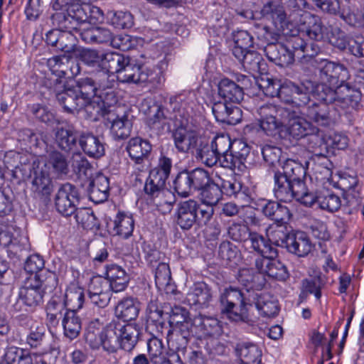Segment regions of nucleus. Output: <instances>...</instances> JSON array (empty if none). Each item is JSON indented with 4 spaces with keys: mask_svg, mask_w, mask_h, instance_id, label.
<instances>
[{
    "mask_svg": "<svg viewBox=\"0 0 364 364\" xmlns=\"http://www.w3.org/2000/svg\"><path fill=\"white\" fill-rule=\"evenodd\" d=\"M259 116L257 130L276 139L288 133L294 139L309 136V141H322V132L304 117L297 115L290 108L274 104H264L257 109Z\"/></svg>",
    "mask_w": 364,
    "mask_h": 364,
    "instance_id": "1",
    "label": "nucleus"
},
{
    "mask_svg": "<svg viewBox=\"0 0 364 364\" xmlns=\"http://www.w3.org/2000/svg\"><path fill=\"white\" fill-rule=\"evenodd\" d=\"M141 334V328L135 323L112 321L101 333L100 343L105 350L115 353L120 358L118 347L127 352L132 351L137 344Z\"/></svg>",
    "mask_w": 364,
    "mask_h": 364,
    "instance_id": "2",
    "label": "nucleus"
},
{
    "mask_svg": "<svg viewBox=\"0 0 364 364\" xmlns=\"http://www.w3.org/2000/svg\"><path fill=\"white\" fill-rule=\"evenodd\" d=\"M43 277L42 274H35L26 279L19 289L16 301L13 304L16 311H23V306L35 308L43 304L46 290L56 285V278L53 273L48 272V276Z\"/></svg>",
    "mask_w": 364,
    "mask_h": 364,
    "instance_id": "3",
    "label": "nucleus"
},
{
    "mask_svg": "<svg viewBox=\"0 0 364 364\" xmlns=\"http://www.w3.org/2000/svg\"><path fill=\"white\" fill-rule=\"evenodd\" d=\"M251 294L248 289L245 292L232 287L225 289L219 298L221 314L233 322H247L249 306H252Z\"/></svg>",
    "mask_w": 364,
    "mask_h": 364,
    "instance_id": "4",
    "label": "nucleus"
},
{
    "mask_svg": "<svg viewBox=\"0 0 364 364\" xmlns=\"http://www.w3.org/2000/svg\"><path fill=\"white\" fill-rule=\"evenodd\" d=\"M254 28L257 38L267 43L264 51L270 61L280 67H287L294 63V53L289 50L286 44L277 43L279 38L277 32L257 23L254 24Z\"/></svg>",
    "mask_w": 364,
    "mask_h": 364,
    "instance_id": "5",
    "label": "nucleus"
},
{
    "mask_svg": "<svg viewBox=\"0 0 364 364\" xmlns=\"http://www.w3.org/2000/svg\"><path fill=\"white\" fill-rule=\"evenodd\" d=\"M51 6L55 11L50 16L52 23L60 28H76L87 18L80 0H53Z\"/></svg>",
    "mask_w": 364,
    "mask_h": 364,
    "instance_id": "6",
    "label": "nucleus"
},
{
    "mask_svg": "<svg viewBox=\"0 0 364 364\" xmlns=\"http://www.w3.org/2000/svg\"><path fill=\"white\" fill-rule=\"evenodd\" d=\"M214 213L213 208L202 206L194 200L181 202L176 211V223L183 230H188L194 225H205Z\"/></svg>",
    "mask_w": 364,
    "mask_h": 364,
    "instance_id": "7",
    "label": "nucleus"
},
{
    "mask_svg": "<svg viewBox=\"0 0 364 364\" xmlns=\"http://www.w3.org/2000/svg\"><path fill=\"white\" fill-rule=\"evenodd\" d=\"M166 180L151 171L146 179L144 192L157 207L166 205L170 208L175 201L173 193L166 187Z\"/></svg>",
    "mask_w": 364,
    "mask_h": 364,
    "instance_id": "8",
    "label": "nucleus"
},
{
    "mask_svg": "<svg viewBox=\"0 0 364 364\" xmlns=\"http://www.w3.org/2000/svg\"><path fill=\"white\" fill-rule=\"evenodd\" d=\"M273 193L280 201L287 203L295 198L303 203L307 188L305 185L293 184V182L282 176L280 171H277L274 174Z\"/></svg>",
    "mask_w": 364,
    "mask_h": 364,
    "instance_id": "9",
    "label": "nucleus"
},
{
    "mask_svg": "<svg viewBox=\"0 0 364 364\" xmlns=\"http://www.w3.org/2000/svg\"><path fill=\"white\" fill-rule=\"evenodd\" d=\"M259 14L262 17L272 21L277 31L283 35H293L296 32V26L291 22L292 14L287 16L282 6L269 1L263 6Z\"/></svg>",
    "mask_w": 364,
    "mask_h": 364,
    "instance_id": "10",
    "label": "nucleus"
},
{
    "mask_svg": "<svg viewBox=\"0 0 364 364\" xmlns=\"http://www.w3.org/2000/svg\"><path fill=\"white\" fill-rule=\"evenodd\" d=\"M79 194L76 187L69 183L60 186L55 197V208L59 213L68 217L76 211Z\"/></svg>",
    "mask_w": 364,
    "mask_h": 364,
    "instance_id": "11",
    "label": "nucleus"
},
{
    "mask_svg": "<svg viewBox=\"0 0 364 364\" xmlns=\"http://www.w3.org/2000/svg\"><path fill=\"white\" fill-rule=\"evenodd\" d=\"M317 203L321 209L329 212L337 211L341 205V198L328 189H320L316 191H309L307 189L306 196L304 198L303 204L311 207Z\"/></svg>",
    "mask_w": 364,
    "mask_h": 364,
    "instance_id": "12",
    "label": "nucleus"
},
{
    "mask_svg": "<svg viewBox=\"0 0 364 364\" xmlns=\"http://www.w3.org/2000/svg\"><path fill=\"white\" fill-rule=\"evenodd\" d=\"M112 288L100 276L91 278L87 286V295L91 303L99 308L106 307L112 297Z\"/></svg>",
    "mask_w": 364,
    "mask_h": 364,
    "instance_id": "13",
    "label": "nucleus"
},
{
    "mask_svg": "<svg viewBox=\"0 0 364 364\" xmlns=\"http://www.w3.org/2000/svg\"><path fill=\"white\" fill-rule=\"evenodd\" d=\"M151 71L136 60L127 56L124 65L119 72L117 79L122 82L139 83L149 80Z\"/></svg>",
    "mask_w": 364,
    "mask_h": 364,
    "instance_id": "14",
    "label": "nucleus"
},
{
    "mask_svg": "<svg viewBox=\"0 0 364 364\" xmlns=\"http://www.w3.org/2000/svg\"><path fill=\"white\" fill-rule=\"evenodd\" d=\"M298 30L309 38L315 41L323 40L327 28L318 16L303 12L298 22Z\"/></svg>",
    "mask_w": 364,
    "mask_h": 364,
    "instance_id": "15",
    "label": "nucleus"
},
{
    "mask_svg": "<svg viewBox=\"0 0 364 364\" xmlns=\"http://www.w3.org/2000/svg\"><path fill=\"white\" fill-rule=\"evenodd\" d=\"M250 147L242 141H235L228 154L225 155L220 161L221 166L232 170L237 169L243 171L246 168V163Z\"/></svg>",
    "mask_w": 364,
    "mask_h": 364,
    "instance_id": "16",
    "label": "nucleus"
},
{
    "mask_svg": "<svg viewBox=\"0 0 364 364\" xmlns=\"http://www.w3.org/2000/svg\"><path fill=\"white\" fill-rule=\"evenodd\" d=\"M288 94L284 98L286 103H291L302 110L307 107L310 102V94L314 92V84L311 80H305L297 85L294 82H287Z\"/></svg>",
    "mask_w": 364,
    "mask_h": 364,
    "instance_id": "17",
    "label": "nucleus"
},
{
    "mask_svg": "<svg viewBox=\"0 0 364 364\" xmlns=\"http://www.w3.org/2000/svg\"><path fill=\"white\" fill-rule=\"evenodd\" d=\"M172 137L175 148L178 152L183 154L196 150L200 142L197 132L183 125L173 131Z\"/></svg>",
    "mask_w": 364,
    "mask_h": 364,
    "instance_id": "18",
    "label": "nucleus"
},
{
    "mask_svg": "<svg viewBox=\"0 0 364 364\" xmlns=\"http://www.w3.org/2000/svg\"><path fill=\"white\" fill-rule=\"evenodd\" d=\"M33 179L32 181V191L36 197L43 201H46L51 192L53 186L48 171L40 166L39 163L36 164L34 161L32 166Z\"/></svg>",
    "mask_w": 364,
    "mask_h": 364,
    "instance_id": "19",
    "label": "nucleus"
},
{
    "mask_svg": "<svg viewBox=\"0 0 364 364\" xmlns=\"http://www.w3.org/2000/svg\"><path fill=\"white\" fill-rule=\"evenodd\" d=\"M349 77V72L343 64L331 61H324L319 71L320 80L333 87L345 84Z\"/></svg>",
    "mask_w": 364,
    "mask_h": 364,
    "instance_id": "20",
    "label": "nucleus"
},
{
    "mask_svg": "<svg viewBox=\"0 0 364 364\" xmlns=\"http://www.w3.org/2000/svg\"><path fill=\"white\" fill-rule=\"evenodd\" d=\"M117 102L115 93L109 92H107L105 96L104 93L100 94L96 100H91L90 102L83 107L85 111L89 114V117L93 120H97L100 116L103 117L105 119L111 112V105Z\"/></svg>",
    "mask_w": 364,
    "mask_h": 364,
    "instance_id": "21",
    "label": "nucleus"
},
{
    "mask_svg": "<svg viewBox=\"0 0 364 364\" xmlns=\"http://www.w3.org/2000/svg\"><path fill=\"white\" fill-rule=\"evenodd\" d=\"M194 334L198 338L220 336L223 333L221 322L211 316L202 314L193 318Z\"/></svg>",
    "mask_w": 364,
    "mask_h": 364,
    "instance_id": "22",
    "label": "nucleus"
},
{
    "mask_svg": "<svg viewBox=\"0 0 364 364\" xmlns=\"http://www.w3.org/2000/svg\"><path fill=\"white\" fill-rule=\"evenodd\" d=\"M107 227L110 235L127 239L132 235L134 220L130 214L118 212L114 219L107 223Z\"/></svg>",
    "mask_w": 364,
    "mask_h": 364,
    "instance_id": "23",
    "label": "nucleus"
},
{
    "mask_svg": "<svg viewBox=\"0 0 364 364\" xmlns=\"http://www.w3.org/2000/svg\"><path fill=\"white\" fill-rule=\"evenodd\" d=\"M332 111L326 104L313 103L301 111V114L316 123L318 126L328 127L335 122Z\"/></svg>",
    "mask_w": 364,
    "mask_h": 364,
    "instance_id": "24",
    "label": "nucleus"
},
{
    "mask_svg": "<svg viewBox=\"0 0 364 364\" xmlns=\"http://www.w3.org/2000/svg\"><path fill=\"white\" fill-rule=\"evenodd\" d=\"M260 206L262 214L275 223H287L291 217L289 209L277 201L263 199Z\"/></svg>",
    "mask_w": 364,
    "mask_h": 364,
    "instance_id": "25",
    "label": "nucleus"
},
{
    "mask_svg": "<svg viewBox=\"0 0 364 364\" xmlns=\"http://www.w3.org/2000/svg\"><path fill=\"white\" fill-rule=\"evenodd\" d=\"M255 267L260 274H267L269 277L286 280L289 277L287 267L279 260L266 258H257L255 260Z\"/></svg>",
    "mask_w": 364,
    "mask_h": 364,
    "instance_id": "26",
    "label": "nucleus"
},
{
    "mask_svg": "<svg viewBox=\"0 0 364 364\" xmlns=\"http://www.w3.org/2000/svg\"><path fill=\"white\" fill-rule=\"evenodd\" d=\"M105 280L114 292H120L127 287L129 276L125 270L116 264H107L105 267Z\"/></svg>",
    "mask_w": 364,
    "mask_h": 364,
    "instance_id": "27",
    "label": "nucleus"
},
{
    "mask_svg": "<svg viewBox=\"0 0 364 364\" xmlns=\"http://www.w3.org/2000/svg\"><path fill=\"white\" fill-rule=\"evenodd\" d=\"M212 298L210 287L205 282H197L190 288L186 299L190 305L203 308L208 306Z\"/></svg>",
    "mask_w": 364,
    "mask_h": 364,
    "instance_id": "28",
    "label": "nucleus"
},
{
    "mask_svg": "<svg viewBox=\"0 0 364 364\" xmlns=\"http://www.w3.org/2000/svg\"><path fill=\"white\" fill-rule=\"evenodd\" d=\"M79 144L90 157L99 159L105 155V143L91 132H82L79 136Z\"/></svg>",
    "mask_w": 364,
    "mask_h": 364,
    "instance_id": "29",
    "label": "nucleus"
},
{
    "mask_svg": "<svg viewBox=\"0 0 364 364\" xmlns=\"http://www.w3.org/2000/svg\"><path fill=\"white\" fill-rule=\"evenodd\" d=\"M106 120L111 123L110 132L114 139H124L130 136L132 124L127 115L119 117L112 109Z\"/></svg>",
    "mask_w": 364,
    "mask_h": 364,
    "instance_id": "30",
    "label": "nucleus"
},
{
    "mask_svg": "<svg viewBox=\"0 0 364 364\" xmlns=\"http://www.w3.org/2000/svg\"><path fill=\"white\" fill-rule=\"evenodd\" d=\"M87 191L89 198L92 202L100 203L105 201L109 196V178L102 173H98L90 181Z\"/></svg>",
    "mask_w": 364,
    "mask_h": 364,
    "instance_id": "31",
    "label": "nucleus"
},
{
    "mask_svg": "<svg viewBox=\"0 0 364 364\" xmlns=\"http://www.w3.org/2000/svg\"><path fill=\"white\" fill-rule=\"evenodd\" d=\"M218 93L225 102L240 103L244 97V91L235 81L225 77L218 84Z\"/></svg>",
    "mask_w": 364,
    "mask_h": 364,
    "instance_id": "32",
    "label": "nucleus"
},
{
    "mask_svg": "<svg viewBox=\"0 0 364 364\" xmlns=\"http://www.w3.org/2000/svg\"><path fill=\"white\" fill-rule=\"evenodd\" d=\"M314 245L304 232H291L289 239L287 250L299 257H305L312 250Z\"/></svg>",
    "mask_w": 364,
    "mask_h": 364,
    "instance_id": "33",
    "label": "nucleus"
},
{
    "mask_svg": "<svg viewBox=\"0 0 364 364\" xmlns=\"http://www.w3.org/2000/svg\"><path fill=\"white\" fill-rule=\"evenodd\" d=\"M56 100L68 113H75L82 109L86 105L73 86H68L65 91L58 94Z\"/></svg>",
    "mask_w": 364,
    "mask_h": 364,
    "instance_id": "34",
    "label": "nucleus"
},
{
    "mask_svg": "<svg viewBox=\"0 0 364 364\" xmlns=\"http://www.w3.org/2000/svg\"><path fill=\"white\" fill-rule=\"evenodd\" d=\"M67 310L70 309H67L66 300L64 297L60 294H55L46 305V320L48 323L53 326H56L60 318L63 319L64 313Z\"/></svg>",
    "mask_w": 364,
    "mask_h": 364,
    "instance_id": "35",
    "label": "nucleus"
},
{
    "mask_svg": "<svg viewBox=\"0 0 364 364\" xmlns=\"http://www.w3.org/2000/svg\"><path fill=\"white\" fill-rule=\"evenodd\" d=\"M361 100V93L359 90L352 87L348 83L340 85L337 87V95L335 105L346 108L356 107Z\"/></svg>",
    "mask_w": 364,
    "mask_h": 364,
    "instance_id": "36",
    "label": "nucleus"
},
{
    "mask_svg": "<svg viewBox=\"0 0 364 364\" xmlns=\"http://www.w3.org/2000/svg\"><path fill=\"white\" fill-rule=\"evenodd\" d=\"M252 304L255 303L261 315L273 317L279 313L278 301L269 294H252Z\"/></svg>",
    "mask_w": 364,
    "mask_h": 364,
    "instance_id": "37",
    "label": "nucleus"
},
{
    "mask_svg": "<svg viewBox=\"0 0 364 364\" xmlns=\"http://www.w3.org/2000/svg\"><path fill=\"white\" fill-rule=\"evenodd\" d=\"M126 149L132 160L141 165L150 154L151 145L146 140L135 137L129 141Z\"/></svg>",
    "mask_w": 364,
    "mask_h": 364,
    "instance_id": "38",
    "label": "nucleus"
},
{
    "mask_svg": "<svg viewBox=\"0 0 364 364\" xmlns=\"http://www.w3.org/2000/svg\"><path fill=\"white\" fill-rule=\"evenodd\" d=\"M47 63L50 68H54L55 66L66 67V69L58 70V73L64 78L75 76L80 73L79 63L76 60L69 58L66 55L53 56L48 60Z\"/></svg>",
    "mask_w": 364,
    "mask_h": 364,
    "instance_id": "39",
    "label": "nucleus"
},
{
    "mask_svg": "<svg viewBox=\"0 0 364 364\" xmlns=\"http://www.w3.org/2000/svg\"><path fill=\"white\" fill-rule=\"evenodd\" d=\"M139 311V302L133 297H126L118 302L114 313L117 318L129 321L136 319Z\"/></svg>",
    "mask_w": 364,
    "mask_h": 364,
    "instance_id": "40",
    "label": "nucleus"
},
{
    "mask_svg": "<svg viewBox=\"0 0 364 364\" xmlns=\"http://www.w3.org/2000/svg\"><path fill=\"white\" fill-rule=\"evenodd\" d=\"M237 355L243 364H260L262 360V350L256 344L242 343L235 347Z\"/></svg>",
    "mask_w": 364,
    "mask_h": 364,
    "instance_id": "41",
    "label": "nucleus"
},
{
    "mask_svg": "<svg viewBox=\"0 0 364 364\" xmlns=\"http://www.w3.org/2000/svg\"><path fill=\"white\" fill-rule=\"evenodd\" d=\"M64 336L70 340L76 338L82 329V321L75 309L67 310L62 319Z\"/></svg>",
    "mask_w": 364,
    "mask_h": 364,
    "instance_id": "42",
    "label": "nucleus"
},
{
    "mask_svg": "<svg viewBox=\"0 0 364 364\" xmlns=\"http://www.w3.org/2000/svg\"><path fill=\"white\" fill-rule=\"evenodd\" d=\"M282 176L288 178L293 184L305 185L303 179L306 175V171L304 166L295 160L288 159L282 166L280 171Z\"/></svg>",
    "mask_w": 364,
    "mask_h": 364,
    "instance_id": "43",
    "label": "nucleus"
},
{
    "mask_svg": "<svg viewBox=\"0 0 364 364\" xmlns=\"http://www.w3.org/2000/svg\"><path fill=\"white\" fill-rule=\"evenodd\" d=\"M42 167L51 169L57 175H66L68 173V161L61 152L53 150L48 153L46 163Z\"/></svg>",
    "mask_w": 364,
    "mask_h": 364,
    "instance_id": "44",
    "label": "nucleus"
},
{
    "mask_svg": "<svg viewBox=\"0 0 364 364\" xmlns=\"http://www.w3.org/2000/svg\"><path fill=\"white\" fill-rule=\"evenodd\" d=\"M286 223H276L275 226H270L267 230L269 240L275 245L287 248L291 232H289Z\"/></svg>",
    "mask_w": 364,
    "mask_h": 364,
    "instance_id": "45",
    "label": "nucleus"
},
{
    "mask_svg": "<svg viewBox=\"0 0 364 364\" xmlns=\"http://www.w3.org/2000/svg\"><path fill=\"white\" fill-rule=\"evenodd\" d=\"M242 64L245 70L252 75L262 73L266 68V63L262 55L250 50L246 52V56Z\"/></svg>",
    "mask_w": 364,
    "mask_h": 364,
    "instance_id": "46",
    "label": "nucleus"
},
{
    "mask_svg": "<svg viewBox=\"0 0 364 364\" xmlns=\"http://www.w3.org/2000/svg\"><path fill=\"white\" fill-rule=\"evenodd\" d=\"M77 92L81 97L86 105L95 97H99V91L94 85L92 77L80 79L75 85H73Z\"/></svg>",
    "mask_w": 364,
    "mask_h": 364,
    "instance_id": "47",
    "label": "nucleus"
},
{
    "mask_svg": "<svg viewBox=\"0 0 364 364\" xmlns=\"http://www.w3.org/2000/svg\"><path fill=\"white\" fill-rule=\"evenodd\" d=\"M127 58V56L115 52L105 53L103 55L101 68L111 74H116L117 77Z\"/></svg>",
    "mask_w": 364,
    "mask_h": 364,
    "instance_id": "48",
    "label": "nucleus"
},
{
    "mask_svg": "<svg viewBox=\"0 0 364 364\" xmlns=\"http://www.w3.org/2000/svg\"><path fill=\"white\" fill-rule=\"evenodd\" d=\"M43 86L48 90L50 96H54L55 98L68 87L65 85V78L59 73L54 72H51L45 77Z\"/></svg>",
    "mask_w": 364,
    "mask_h": 364,
    "instance_id": "49",
    "label": "nucleus"
},
{
    "mask_svg": "<svg viewBox=\"0 0 364 364\" xmlns=\"http://www.w3.org/2000/svg\"><path fill=\"white\" fill-rule=\"evenodd\" d=\"M259 86L266 95L272 97H278L283 101H284V98L288 94L287 83L281 85L279 82L270 78L262 79Z\"/></svg>",
    "mask_w": 364,
    "mask_h": 364,
    "instance_id": "50",
    "label": "nucleus"
},
{
    "mask_svg": "<svg viewBox=\"0 0 364 364\" xmlns=\"http://www.w3.org/2000/svg\"><path fill=\"white\" fill-rule=\"evenodd\" d=\"M222 191L219 184L211 181L208 185L204 187L200 193L202 202L205 206L213 208L215 205L222 198Z\"/></svg>",
    "mask_w": 364,
    "mask_h": 364,
    "instance_id": "51",
    "label": "nucleus"
},
{
    "mask_svg": "<svg viewBox=\"0 0 364 364\" xmlns=\"http://www.w3.org/2000/svg\"><path fill=\"white\" fill-rule=\"evenodd\" d=\"M196 157L207 166L212 167L216 164L218 161H221L220 156L215 151L211 144L200 141L196 150Z\"/></svg>",
    "mask_w": 364,
    "mask_h": 364,
    "instance_id": "52",
    "label": "nucleus"
},
{
    "mask_svg": "<svg viewBox=\"0 0 364 364\" xmlns=\"http://www.w3.org/2000/svg\"><path fill=\"white\" fill-rule=\"evenodd\" d=\"M46 330L42 325L31 326L26 336L25 342L31 348H41L46 340Z\"/></svg>",
    "mask_w": 364,
    "mask_h": 364,
    "instance_id": "53",
    "label": "nucleus"
},
{
    "mask_svg": "<svg viewBox=\"0 0 364 364\" xmlns=\"http://www.w3.org/2000/svg\"><path fill=\"white\" fill-rule=\"evenodd\" d=\"M75 218L78 224H80L84 229L98 230L100 223L95 215L93 211L89 208L76 209Z\"/></svg>",
    "mask_w": 364,
    "mask_h": 364,
    "instance_id": "54",
    "label": "nucleus"
},
{
    "mask_svg": "<svg viewBox=\"0 0 364 364\" xmlns=\"http://www.w3.org/2000/svg\"><path fill=\"white\" fill-rule=\"evenodd\" d=\"M55 139L59 148L69 152L76 146L77 137L71 130L62 127L57 130Z\"/></svg>",
    "mask_w": 364,
    "mask_h": 364,
    "instance_id": "55",
    "label": "nucleus"
},
{
    "mask_svg": "<svg viewBox=\"0 0 364 364\" xmlns=\"http://www.w3.org/2000/svg\"><path fill=\"white\" fill-rule=\"evenodd\" d=\"M330 85L328 82L321 81L320 83L314 85V93L317 98L323 101L322 104H335L337 95V87Z\"/></svg>",
    "mask_w": 364,
    "mask_h": 364,
    "instance_id": "56",
    "label": "nucleus"
},
{
    "mask_svg": "<svg viewBox=\"0 0 364 364\" xmlns=\"http://www.w3.org/2000/svg\"><path fill=\"white\" fill-rule=\"evenodd\" d=\"M326 284L325 277L321 274L314 277L306 278L302 281V289L304 293L314 294L317 299L321 296V289Z\"/></svg>",
    "mask_w": 364,
    "mask_h": 364,
    "instance_id": "57",
    "label": "nucleus"
},
{
    "mask_svg": "<svg viewBox=\"0 0 364 364\" xmlns=\"http://www.w3.org/2000/svg\"><path fill=\"white\" fill-rule=\"evenodd\" d=\"M29 110L36 120L52 126L58 123L55 114L46 105L41 104H33L29 107Z\"/></svg>",
    "mask_w": 364,
    "mask_h": 364,
    "instance_id": "58",
    "label": "nucleus"
},
{
    "mask_svg": "<svg viewBox=\"0 0 364 364\" xmlns=\"http://www.w3.org/2000/svg\"><path fill=\"white\" fill-rule=\"evenodd\" d=\"M73 32L74 29H63L56 49L65 53H70L75 51L77 37L76 33Z\"/></svg>",
    "mask_w": 364,
    "mask_h": 364,
    "instance_id": "59",
    "label": "nucleus"
},
{
    "mask_svg": "<svg viewBox=\"0 0 364 364\" xmlns=\"http://www.w3.org/2000/svg\"><path fill=\"white\" fill-rule=\"evenodd\" d=\"M107 18L112 26L119 29L129 28L134 24L133 16L129 12L110 11L107 12Z\"/></svg>",
    "mask_w": 364,
    "mask_h": 364,
    "instance_id": "60",
    "label": "nucleus"
},
{
    "mask_svg": "<svg viewBox=\"0 0 364 364\" xmlns=\"http://www.w3.org/2000/svg\"><path fill=\"white\" fill-rule=\"evenodd\" d=\"M189 339L188 337H183V336L168 329L166 341L170 350L173 352L181 353L185 355V352L188 350L187 346Z\"/></svg>",
    "mask_w": 364,
    "mask_h": 364,
    "instance_id": "61",
    "label": "nucleus"
},
{
    "mask_svg": "<svg viewBox=\"0 0 364 364\" xmlns=\"http://www.w3.org/2000/svg\"><path fill=\"white\" fill-rule=\"evenodd\" d=\"M187 172L194 191H201L212 181L209 172L203 168H196Z\"/></svg>",
    "mask_w": 364,
    "mask_h": 364,
    "instance_id": "62",
    "label": "nucleus"
},
{
    "mask_svg": "<svg viewBox=\"0 0 364 364\" xmlns=\"http://www.w3.org/2000/svg\"><path fill=\"white\" fill-rule=\"evenodd\" d=\"M147 350L149 357L151 359L153 364L161 363L162 359L167 353L164 350L161 340L155 336L148 340Z\"/></svg>",
    "mask_w": 364,
    "mask_h": 364,
    "instance_id": "63",
    "label": "nucleus"
},
{
    "mask_svg": "<svg viewBox=\"0 0 364 364\" xmlns=\"http://www.w3.org/2000/svg\"><path fill=\"white\" fill-rule=\"evenodd\" d=\"M92 78V81L95 87L99 91V96L104 93L105 96L107 92H114L112 87L114 85L113 80H109V73L105 69L100 68V70L96 73Z\"/></svg>",
    "mask_w": 364,
    "mask_h": 364,
    "instance_id": "64",
    "label": "nucleus"
}]
</instances>
